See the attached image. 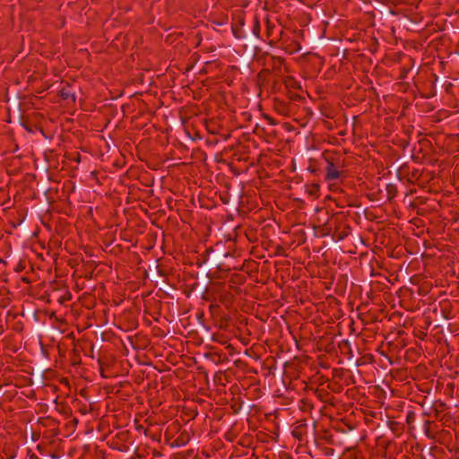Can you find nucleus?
I'll list each match as a JSON object with an SVG mask.
<instances>
[{
    "mask_svg": "<svg viewBox=\"0 0 459 459\" xmlns=\"http://www.w3.org/2000/svg\"><path fill=\"white\" fill-rule=\"evenodd\" d=\"M339 177V171L337 169H335L333 167V164H331L328 168H327V178L329 179H336L338 178Z\"/></svg>",
    "mask_w": 459,
    "mask_h": 459,
    "instance_id": "f257e3e1",
    "label": "nucleus"
},
{
    "mask_svg": "<svg viewBox=\"0 0 459 459\" xmlns=\"http://www.w3.org/2000/svg\"><path fill=\"white\" fill-rule=\"evenodd\" d=\"M62 95H63V97H64L65 99L68 98V93H66V92H63V93H62Z\"/></svg>",
    "mask_w": 459,
    "mask_h": 459,
    "instance_id": "f03ea898",
    "label": "nucleus"
}]
</instances>
